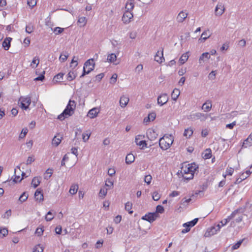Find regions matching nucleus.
I'll return each mask as SVG.
<instances>
[{
    "label": "nucleus",
    "instance_id": "nucleus-1",
    "mask_svg": "<svg viewBox=\"0 0 252 252\" xmlns=\"http://www.w3.org/2000/svg\"><path fill=\"white\" fill-rule=\"evenodd\" d=\"M198 167L195 163L188 164L182 167L181 173L185 180H189L193 179L194 173Z\"/></svg>",
    "mask_w": 252,
    "mask_h": 252
},
{
    "label": "nucleus",
    "instance_id": "nucleus-2",
    "mask_svg": "<svg viewBox=\"0 0 252 252\" xmlns=\"http://www.w3.org/2000/svg\"><path fill=\"white\" fill-rule=\"evenodd\" d=\"M76 108V102L74 100H70L62 114L58 116V118L62 121L65 118H68L72 116L74 113Z\"/></svg>",
    "mask_w": 252,
    "mask_h": 252
},
{
    "label": "nucleus",
    "instance_id": "nucleus-3",
    "mask_svg": "<svg viewBox=\"0 0 252 252\" xmlns=\"http://www.w3.org/2000/svg\"><path fill=\"white\" fill-rule=\"evenodd\" d=\"M173 141V137L171 134H165L159 139V145L162 150H166L170 148Z\"/></svg>",
    "mask_w": 252,
    "mask_h": 252
},
{
    "label": "nucleus",
    "instance_id": "nucleus-4",
    "mask_svg": "<svg viewBox=\"0 0 252 252\" xmlns=\"http://www.w3.org/2000/svg\"><path fill=\"white\" fill-rule=\"evenodd\" d=\"M95 63L94 62V59H91L87 60L84 63L83 67V72L80 76V77H84L86 74H88L94 68Z\"/></svg>",
    "mask_w": 252,
    "mask_h": 252
},
{
    "label": "nucleus",
    "instance_id": "nucleus-5",
    "mask_svg": "<svg viewBox=\"0 0 252 252\" xmlns=\"http://www.w3.org/2000/svg\"><path fill=\"white\" fill-rule=\"evenodd\" d=\"M31 103L30 97H21L19 100V104L22 109L27 110Z\"/></svg>",
    "mask_w": 252,
    "mask_h": 252
},
{
    "label": "nucleus",
    "instance_id": "nucleus-6",
    "mask_svg": "<svg viewBox=\"0 0 252 252\" xmlns=\"http://www.w3.org/2000/svg\"><path fill=\"white\" fill-rule=\"evenodd\" d=\"M220 231V225H216L210 228H209L207 229L206 232L204 234L205 237H210L216 234H217L218 232Z\"/></svg>",
    "mask_w": 252,
    "mask_h": 252
},
{
    "label": "nucleus",
    "instance_id": "nucleus-7",
    "mask_svg": "<svg viewBox=\"0 0 252 252\" xmlns=\"http://www.w3.org/2000/svg\"><path fill=\"white\" fill-rule=\"evenodd\" d=\"M225 11L224 5L220 2H219L215 7V14L217 16H220Z\"/></svg>",
    "mask_w": 252,
    "mask_h": 252
},
{
    "label": "nucleus",
    "instance_id": "nucleus-8",
    "mask_svg": "<svg viewBox=\"0 0 252 252\" xmlns=\"http://www.w3.org/2000/svg\"><path fill=\"white\" fill-rule=\"evenodd\" d=\"M158 217L156 213H149L142 217V219L147 220L149 222H152L156 220Z\"/></svg>",
    "mask_w": 252,
    "mask_h": 252
},
{
    "label": "nucleus",
    "instance_id": "nucleus-9",
    "mask_svg": "<svg viewBox=\"0 0 252 252\" xmlns=\"http://www.w3.org/2000/svg\"><path fill=\"white\" fill-rule=\"evenodd\" d=\"M133 17V13L131 11H126L122 17V21L125 24L129 23Z\"/></svg>",
    "mask_w": 252,
    "mask_h": 252
},
{
    "label": "nucleus",
    "instance_id": "nucleus-10",
    "mask_svg": "<svg viewBox=\"0 0 252 252\" xmlns=\"http://www.w3.org/2000/svg\"><path fill=\"white\" fill-rule=\"evenodd\" d=\"M168 100V97L166 94H163L158 97V103L160 106H162L166 103Z\"/></svg>",
    "mask_w": 252,
    "mask_h": 252
},
{
    "label": "nucleus",
    "instance_id": "nucleus-11",
    "mask_svg": "<svg viewBox=\"0 0 252 252\" xmlns=\"http://www.w3.org/2000/svg\"><path fill=\"white\" fill-rule=\"evenodd\" d=\"M192 118L199 119L201 121H205L208 118V115L200 112H197L191 116Z\"/></svg>",
    "mask_w": 252,
    "mask_h": 252
},
{
    "label": "nucleus",
    "instance_id": "nucleus-12",
    "mask_svg": "<svg viewBox=\"0 0 252 252\" xmlns=\"http://www.w3.org/2000/svg\"><path fill=\"white\" fill-rule=\"evenodd\" d=\"M99 112V108L97 107H94L89 111L87 116L90 117L91 119H94L97 117Z\"/></svg>",
    "mask_w": 252,
    "mask_h": 252
},
{
    "label": "nucleus",
    "instance_id": "nucleus-13",
    "mask_svg": "<svg viewBox=\"0 0 252 252\" xmlns=\"http://www.w3.org/2000/svg\"><path fill=\"white\" fill-rule=\"evenodd\" d=\"M236 213L237 212H233L230 216H228L226 219L220 221V223L217 225H220V229L222 226L225 225L231 219H233V217L235 216Z\"/></svg>",
    "mask_w": 252,
    "mask_h": 252
},
{
    "label": "nucleus",
    "instance_id": "nucleus-14",
    "mask_svg": "<svg viewBox=\"0 0 252 252\" xmlns=\"http://www.w3.org/2000/svg\"><path fill=\"white\" fill-rule=\"evenodd\" d=\"M240 209H237L234 211L233 212H237L234 217H233V219L236 218L235 219V221L237 223H239L242 221L243 217L244 214H242L240 212Z\"/></svg>",
    "mask_w": 252,
    "mask_h": 252
},
{
    "label": "nucleus",
    "instance_id": "nucleus-15",
    "mask_svg": "<svg viewBox=\"0 0 252 252\" xmlns=\"http://www.w3.org/2000/svg\"><path fill=\"white\" fill-rule=\"evenodd\" d=\"M147 136L149 140L153 141L157 138L158 134L154 130L150 129L147 132Z\"/></svg>",
    "mask_w": 252,
    "mask_h": 252
},
{
    "label": "nucleus",
    "instance_id": "nucleus-16",
    "mask_svg": "<svg viewBox=\"0 0 252 252\" xmlns=\"http://www.w3.org/2000/svg\"><path fill=\"white\" fill-rule=\"evenodd\" d=\"M163 52V49H162L160 53L158 51L155 56V60L159 63H161L164 60Z\"/></svg>",
    "mask_w": 252,
    "mask_h": 252
},
{
    "label": "nucleus",
    "instance_id": "nucleus-17",
    "mask_svg": "<svg viewBox=\"0 0 252 252\" xmlns=\"http://www.w3.org/2000/svg\"><path fill=\"white\" fill-rule=\"evenodd\" d=\"M129 100V97L126 95H123L120 97V105L122 108H125Z\"/></svg>",
    "mask_w": 252,
    "mask_h": 252
},
{
    "label": "nucleus",
    "instance_id": "nucleus-18",
    "mask_svg": "<svg viewBox=\"0 0 252 252\" xmlns=\"http://www.w3.org/2000/svg\"><path fill=\"white\" fill-rule=\"evenodd\" d=\"M212 106V105L211 101L208 100L203 104L202 106V109L204 112H209L211 109Z\"/></svg>",
    "mask_w": 252,
    "mask_h": 252
},
{
    "label": "nucleus",
    "instance_id": "nucleus-19",
    "mask_svg": "<svg viewBox=\"0 0 252 252\" xmlns=\"http://www.w3.org/2000/svg\"><path fill=\"white\" fill-rule=\"evenodd\" d=\"M187 16H188L187 13H186L183 11H182L177 15V21L179 23H182L187 18Z\"/></svg>",
    "mask_w": 252,
    "mask_h": 252
},
{
    "label": "nucleus",
    "instance_id": "nucleus-20",
    "mask_svg": "<svg viewBox=\"0 0 252 252\" xmlns=\"http://www.w3.org/2000/svg\"><path fill=\"white\" fill-rule=\"evenodd\" d=\"M210 55L208 52H205L201 54L199 59V63L201 64L204 63L206 60L210 59Z\"/></svg>",
    "mask_w": 252,
    "mask_h": 252
},
{
    "label": "nucleus",
    "instance_id": "nucleus-21",
    "mask_svg": "<svg viewBox=\"0 0 252 252\" xmlns=\"http://www.w3.org/2000/svg\"><path fill=\"white\" fill-rule=\"evenodd\" d=\"M252 146V134L251 133L250 136L244 141L243 144V148H247Z\"/></svg>",
    "mask_w": 252,
    "mask_h": 252
},
{
    "label": "nucleus",
    "instance_id": "nucleus-22",
    "mask_svg": "<svg viewBox=\"0 0 252 252\" xmlns=\"http://www.w3.org/2000/svg\"><path fill=\"white\" fill-rule=\"evenodd\" d=\"M11 37H6L2 42V47L5 50H8L10 47Z\"/></svg>",
    "mask_w": 252,
    "mask_h": 252
},
{
    "label": "nucleus",
    "instance_id": "nucleus-23",
    "mask_svg": "<svg viewBox=\"0 0 252 252\" xmlns=\"http://www.w3.org/2000/svg\"><path fill=\"white\" fill-rule=\"evenodd\" d=\"M34 197L37 201L41 202L43 200V195L41 193V190L37 189L34 193Z\"/></svg>",
    "mask_w": 252,
    "mask_h": 252
},
{
    "label": "nucleus",
    "instance_id": "nucleus-24",
    "mask_svg": "<svg viewBox=\"0 0 252 252\" xmlns=\"http://www.w3.org/2000/svg\"><path fill=\"white\" fill-rule=\"evenodd\" d=\"M198 220V219L195 218L190 221L184 223L183 226L185 227H189L190 229V227L194 226L197 223Z\"/></svg>",
    "mask_w": 252,
    "mask_h": 252
},
{
    "label": "nucleus",
    "instance_id": "nucleus-25",
    "mask_svg": "<svg viewBox=\"0 0 252 252\" xmlns=\"http://www.w3.org/2000/svg\"><path fill=\"white\" fill-rule=\"evenodd\" d=\"M135 157L132 154H128L126 158V164H129L134 162Z\"/></svg>",
    "mask_w": 252,
    "mask_h": 252
},
{
    "label": "nucleus",
    "instance_id": "nucleus-26",
    "mask_svg": "<svg viewBox=\"0 0 252 252\" xmlns=\"http://www.w3.org/2000/svg\"><path fill=\"white\" fill-rule=\"evenodd\" d=\"M180 94V92L179 90L177 89H175L173 91L172 94H171V97L172 99L175 101H176L178 99L179 95Z\"/></svg>",
    "mask_w": 252,
    "mask_h": 252
},
{
    "label": "nucleus",
    "instance_id": "nucleus-27",
    "mask_svg": "<svg viewBox=\"0 0 252 252\" xmlns=\"http://www.w3.org/2000/svg\"><path fill=\"white\" fill-rule=\"evenodd\" d=\"M135 142L137 145L142 146V148H144L147 146L146 141L144 140H140L139 138H138L137 136L135 137Z\"/></svg>",
    "mask_w": 252,
    "mask_h": 252
},
{
    "label": "nucleus",
    "instance_id": "nucleus-28",
    "mask_svg": "<svg viewBox=\"0 0 252 252\" xmlns=\"http://www.w3.org/2000/svg\"><path fill=\"white\" fill-rule=\"evenodd\" d=\"M39 58L38 57H35L33 59V60L30 64V66L32 68H34L39 64Z\"/></svg>",
    "mask_w": 252,
    "mask_h": 252
},
{
    "label": "nucleus",
    "instance_id": "nucleus-29",
    "mask_svg": "<svg viewBox=\"0 0 252 252\" xmlns=\"http://www.w3.org/2000/svg\"><path fill=\"white\" fill-rule=\"evenodd\" d=\"M117 56L114 53L110 54L108 55L107 60L109 62L114 63L116 61Z\"/></svg>",
    "mask_w": 252,
    "mask_h": 252
},
{
    "label": "nucleus",
    "instance_id": "nucleus-30",
    "mask_svg": "<svg viewBox=\"0 0 252 252\" xmlns=\"http://www.w3.org/2000/svg\"><path fill=\"white\" fill-rule=\"evenodd\" d=\"M134 3L133 2L127 1L126 4V11H131L133 9L134 7Z\"/></svg>",
    "mask_w": 252,
    "mask_h": 252
},
{
    "label": "nucleus",
    "instance_id": "nucleus-31",
    "mask_svg": "<svg viewBox=\"0 0 252 252\" xmlns=\"http://www.w3.org/2000/svg\"><path fill=\"white\" fill-rule=\"evenodd\" d=\"M189 56L188 53L183 54L179 59V62L181 64H184L188 60Z\"/></svg>",
    "mask_w": 252,
    "mask_h": 252
},
{
    "label": "nucleus",
    "instance_id": "nucleus-32",
    "mask_svg": "<svg viewBox=\"0 0 252 252\" xmlns=\"http://www.w3.org/2000/svg\"><path fill=\"white\" fill-rule=\"evenodd\" d=\"M193 133V130L192 129L190 128H188L185 130L184 133V136L186 137L187 138H189L191 135H192Z\"/></svg>",
    "mask_w": 252,
    "mask_h": 252
},
{
    "label": "nucleus",
    "instance_id": "nucleus-33",
    "mask_svg": "<svg viewBox=\"0 0 252 252\" xmlns=\"http://www.w3.org/2000/svg\"><path fill=\"white\" fill-rule=\"evenodd\" d=\"M78 189V187L77 185H72L70 188L69 192L72 195L75 194L77 192Z\"/></svg>",
    "mask_w": 252,
    "mask_h": 252
},
{
    "label": "nucleus",
    "instance_id": "nucleus-34",
    "mask_svg": "<svg viewBox=\"0 0 252 252\" xmlns=\"http://www.w3.org/2000/svg\"><path fill=\"white\" fill-rule=\"evenodd\" d=\"M40 181L37 177H34L32 180V184L34 188H36L40 184Z\"/></svg>",
    "mask_w": 252,
    "mask_h": 252
},
{
    "label": "nucleus",
    "instance_id": "nucleus-35",
    "mask_svg": "<svg viewBox=\"0 0 252 252\" xmlns=\"http://www.w3.org/2000/svg\"><path fill=\"white\" fill-rule=\"evenodd\" d=\"M76 76V73H75L74 71H70L68 72V73L67 75V80L69 81H72L73 80Z\"/></svg>",
    "mask_w": 252,
    "mask_h": 252
},
{
    "label": "nucleus",
    "instance_id": "nucleus-36",
    "mask_svg": "<svg viewBox=\"0 0 252 252\" xmlns=\"http://www.w3.org/2000/svg\"><path fill=\"white\" fill-rule=\"evenodd\" d=\"M212 156L211 150L210 149H206L203 155V158L205 159L211 158Z\"/></svg>",
    "mask_w": 252,
    "mask_h": 252
},
{
    "label": "nucleus",
    "instance_id": "nucleus-37",
    "mask_svg": "<svg viewBox=\"0 0 252 252\" xmlns=\"http://www.w3.org/2000/svg\"><path fill=\"white\" fill-rule=\"evenodd\" d=\"M132 205V203L130 202H127L125 204V209L130 214H131L133 213V211L131 210Z\"/></svg>",
    "mask_w": 252,
    "mask_h": 252
},
{
    "label": "nucleus",
    "instance_id": "nucleus-38",
    "mask_svg": "<svg viewBox=\"0 0 252 252\" xmlns=\"http://www.w3.org/2000/svg\"><path fill=\"white\" fill-rule=\"evenodd\" d=\"M61 142V138L55 136L52 140V144L55 146H58Z\"/></svg>",
    "mask_w": 252,
    "mask_h": 252
},
{
    "label": "nucleus",
    "instance_id": "nucleus-39",
    "mask_svg": "<svg viewBox=\"0 0 252 252\" xmlns=\"http://www.w3.org/2000/svg\"><path fill=\"white\" fill-rule=\"evenodd\" d=\"M107 192V189L105 188H101L99 192V195L100 197H104L106 196Z\"/></svg>",
    "mask_w": 252,
    "mask_h": 252
},
{
    "label": "nucleus",
    "instance_id": "nucleus-40",
    "mask_svg": "<svg viewBox=\"0 0 252 252\" xmlns=\"http://www.w3.org/2000/svg\"><path fill=\"white\" fill-rule=\"evenodd\" d=\"M160 194L157 191H154L153 193L152 197L155 201L158 200L160 199Z\"/></svg>",
    "mask_w": 252,
    "mask_h": 252
},
{
    "label": "nucleus",
    "instance_id": "nucleus-41",
    "mask_svg": "<svg viewBox=\"0 0 252 252\" xmlns=\"http://www.w3.org/2000/svg\"><path fill=\"white\" fill-rule=\"evenodd\" d=\"M87 19L85 17H81L78 19V22L82 25L80 26H84L87 23Z\"/></svg>",
    "mask_w": 252,
    "mask_h": 252
},
{
    "label": "nucleus",
    "instance_id": "nucleus-42",
    "mask_svg": "<svg viewBox=\"0 0 252 252\" xmlns=\"http://www.w3.org/2000/svg\"><path fill=\"white\" fill-rule=\"evenodd\" d=\"M43 248L38 244L34 247L33 252H43Z\"/></svg>",
    "mask_w": 252,
    "mask_h": 252
},
{
    "label": "nucleus",
    "instance_id": "nucleus-43",
    "mask_svg": "<svg viewBox=\"0 0 252 252\" xmlns=\"http://www.w3.org/2000/svg\"><path fill=\"white\" fill-rule=\"evenodd\" d=\"M54 216L53 215L51 211H49L45 216V220L46 221H51L54 218Z\"/></svg>",
    "mask_w": 252,
    "mask_h": 252
},
{
    "label": "nucleus",
    "instance_id": "nucleus-44",
    "mask_svg": "<svg viewBox=\"0 0 252 252\" xmlns=\"http://www.w3.org/2000/svg\"><path fill=\"white\" fill-rule=\"evenodd\" d=\"M63 75H64V74L62 73H60L58 74L57 75L55 76V77L54 78V81L58 82V80L63 79Z\"/></svg>",
    "mask_w": 252,
    "mask_h": 252
},
{
    "label": "nucleus",
    "instance_id": "nucleus-45",
    "mask_svg": "<svg viewBox=\"0 0 252 252\" xmlns=\"http://www.w3.org/2000/svg\"><path fill=\"white\" fill-rule=\"evenodd\" d=\"M28 130L27 128H23L22 130L21 133H20L19 138L20 139L23 138L25 137L26 135L28 133Z\"/></svg>",
    "mask_w": 252,
    "mask_h": 252
},
{
    "label": "nucleus",
    "instance_id": "nucleus-46",
    "mask_svg": "<svg viewBox=\"0 0 252 252\" xmlns=\"http://www.w3.org/2000/svg\"><path fill=\"white\" fill-rule=\"evenodd\" d=\"M33 31V27L31 24H30L26 26V32L28 33H32Z\"/></svg>",
    "mask_w": 252,
    "mask_h": 252
},
{
    "label": "nucleus",
    "instance_id": "nucleus-47",
    "mask_svg": "<svg viewBox=\"0 0 252 252\" xmlns=\"http://www.w3.org/2000/svg\"><path fill=\"white\" fill-rule=\"evenodd\" d=\"M91 135V133L87 132L86 133H83L82 134V139L84 142H86L89 138Z\"/></svg>",
    "mask_w": 252,
    "mask_h": 252
},
{
    "label": "nucleus",
    "instance_id": "nucleus-48",
    "mask_svg": "<svg viewBox=\"0 0 252 252\" xmlns=\"http://www.w3.org/2000/svg\"><path fill=\"white\" fill-rule=\"evenodd\" d=\"M43 231H44V230L43 229V227H38L36 229L35 234L37 236H40L43 234Z\"/></svg>",
    "mask_w": 252,
    "mask_h": 252
},
{
    "label": "nucleus",
    "instance_id": "nucleus-49",
    "mask_svg": "<svg viewBox=\"0 0 252 252\" xmlns=\"http://www.w3.org/2000/svg\"><path fill=\"white\" fill-rule=\"evenodd\" d=\"M105 186L112 188L113 187V182L111 179H107L105 181Z\"/></svg>",
    "mask_w": 252,
    "mask_h": 252
},
{
    "label": "nucleus",
    "instance_id": "nucleus-50",
    "mask_svg": "<svg viewBox=\"0 0 252 252\" xmlns=\"http://www.w3.org/2000/svg\"><path fill=\"white\" fill-rule=\"evenodd\" d=\"M117 78V75L116 73H114L112 75L111 78L110 80V83L114 84L116 83Z\"/></svg>",
    "mask_w": 252,
    "mask_h": 252
},
{
    "label": "nucleus",
    "instance_id": "nucleus-51",
    "mask_svg": "<svg viewBox=\"0 0 252 252\" xmlns=\"http://www.w3.org/2000/svg\"><path fill=\"white\" fill-rule=\"evenodd\" d=\"M152 179V176L150 175H147L145 176L144 181L148 185H149L151 182Z\"/></svg>",
    "mask_w": 252,
    "mask_h": 252
},
{
    "label": "nucleus",
    "instance_id": "nucleus-52",
    "mask_svg": "<svg viewBox=\"0 0 252 252\" xmlns=\"http://www.w3.org/2000/svg\"><path fill=\"white\" fill-rule=\"evenodd\" d=\"M28 197V196L26 195L25 192H24L20 195L19 200L21 202H24L27 199Z\"/></svg>",
    "mask_w": 252,
    "mask_h": 252
},
{
    "label": "nucleus",
    "instance_id": "nucleus-53",
    "mask_svg": "<svg viewBox=\"0 0 252 252\" xmlns=\"http://www.w3.org/2000/svg\"><path fill=\"white\" fill-rule=\"evenodd\" d=\"M63 31V29L61 28L60 27H56L54 29V32L55 33V34L57 35L60 33H61Z\"/></svg>",
    "mask_w": 252,
    "mask_h": 252
},
{
    "label": "nucleus",
    "instance_id": "nucleus-54",
    "mask_svg": "<svg viewBox=\"0 0 252 252\" xmlns=\"http://www.w3.org/2000/svg\"><path fill=\"white\" fill-rule=\"evenodd\" d=\"M210 36V35L208 34V32L205 31L203 32L201 35V39H202L203 40H206L207 38H208Z\"/></svg>",
    "mask_w": 252,
    "mask_h": 252
},
{
    "label": "nucleus",
    "instance_id": "nucleus-55",
    "mask_svg": "<svg viewBox=\"0 0 252 252\" xmlns=\"http://www.w3.org/2000/svg\"><path fill=\"white\" fill-rule=\"evenodd\" d=\"M27 3L32 8L36 4V0H28Z\"/></svg>",
    "mask_w": 252,
    "mask_h": 252
},
{
    "label": "nucleus",
    "instance_id": "nucleus-56",
    "mask_svg": "<svg viewBox=\"0 0 252 252\" xmlns=\"http://www.w3.org/2000/svg\"><path fill=\"white\" fill-rule=\"evenodd\" d=\"M156 117V114L155 112L150 113L148 116V119L151 120V121H153Z\"/></svg>",
    "mask_w": 252,
    "mask_h": 252
},
{
    "label": "nucleus",
    "instance_id": "nucleus-57",
    "mask_svg": "<svg viewBox=\"0 0 252 252\" xmlns=\"http://www.w3.org/2000/svg\"><path fill=\"white\" fill-rule=\"evenodd\" d=\"M8 234V230L6 228H2L0 229V235H2L3 237L5 236Z\"/></svg>",
    "mask_w": 252,
    "mask_h": 252
},
{
    "label": "nucleus",
    "instance_id": "nucleus-58",
    "mask_svg": "<svg viewBox=\"0 0 252 252\" xmlns=\"http://www.w3.org/2000/svg\"><path fill=\"white\" fill-rule=\"evenodd\" d=\"M156 212L159 213H162L164 212V208L161 205H158L156 208Z\"/></svg>",
    "mask_w": 252,
    "mask_h": 252
},
{
    "label": "nucleus",
    "instance_id": "nucleus-59",
    "mask_svg": "<svg viewBox=\"0 0 252 252\" xmlns=\"http://www.w3.org/2000/svg\"><path fill=\"white\" fill-rule=\"evenodd\" d=\"M234 172V169L232 168H227L225 171L226 175L231 176Z\"/></svg>",
    "mask_w": 252,
    "mask_h": 252
},
{
    "label": "nucleus",
    "instance_id": "nucleus-60",
    "mask_svg": "<svg viewBox=\"0 0 252 252\" xmlns=\"http://www.w3.org/2000/svg\"><path fill=\"white\" fill-rule=\"evenodd\" d=\"M242 242V241H238L237 243H236L235 245H234L232 246V249L233 250H236V249H238L240 247V246H241Z\"/></svg>",
    "mask_w": 252,
    "mask_h": 252
},
{
    "label": "nucleus",
    "instance_id": "nucleus-61",
    "mask_svg": "<svg viewBox=\"0 0 252 252\" xmlns=\"http://www.w3.org/2000/svg\"><path fill=\"white\" fill-rule=\"evenodd\" d=\"M236 122L234 121L232 123L227 124L226 125V127L227 128H229L230 129H232L234 127V126L236 125Z\"/></svg>",
    "mask_w": 252,
    "mask_h": 252
},
{
    "label": "nucleus",
    "instance_id": "nucleus-62",
    "mask_svg": "<svg viewBox=\"0 0 252 252\" xmlns=\"http://www.w3.org/2000/svg\"><path fill=\"white\" fill-rule=\"evenodd\" d=\"M67 57H68V55L61 54V55L59 59L62 62H64V61H65L67 60Z\"/></svg>",
    "mask_w": 252,
    "mask_h": 252
},
{
    "label": "nucleus",
    "instance_id": "nucleus-63",
    "mask_svg": "<svg viewBox=\"0 0 252 252\" xmlns=\"http://www.w3.org/2000/svg\"><path fill=\"white\" fill-rule=\"evenodd\" d=\"M121 220H122V217L120 215H118L117 216H116L115 218H114V222L116 223H119L120 222V221H121Z\"/></svg>",
    "mask_w": 252,
    "mask_h": 252
},
{
    "label": "nucleus",
    "instance_id": "nucleus-64",
    "mask_svg": "<svg viewBox=\"0 0 252 252\" xmlns=\"http://www.w3.org/2000/svg\"><path fill=\"white\" fill-rule=\"evenodd\" d=\"M103 241L102 240H98L95 244V248L97 249L100 248L102 246Z\"/></svg>",
    "mask_w": 252,
    "mask_h": 252
}]
</instances>
